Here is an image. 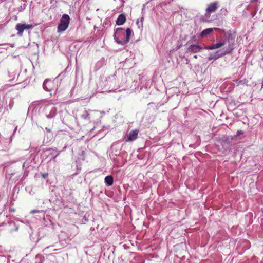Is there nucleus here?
I'll return each instance as SVG.
<instances>
[{
	"label": "nucleus",
	"instance_id": "nucleus-24",
	"mask_svg": "<svg viewBox=\"0 0 263 263\" xmlns=\"http://www.w3.org/2000/svg\"><path fill=\"white\" fill-rule=\"evenodd\" d=\"M215 44H216V47H217V48H219L221 47V44H219L218 42L215 43Z\"/></svg>",
	"mask_w": 263,
	"mask_h": 263
},
{
	"label": "nucleus",
	"instance_id": "nucleus-20",
	"mask_svg": "<svg viewBox=\"0 0 263 263\" xmlns=\"http://www.w3.org/2000/svg\"><path fill=\"white\" fill-rule=\"evenodd\" d=\"M243 133L244 132L241 130H238L236 134V136H239L240 135L243 134Z\"/></svg>",
	"mask_w": 263,
	"mask_h": 263
},
{
	"label": "nucleus",
	"instance_id": "nucleus-10",
	"mask_svg": "<svg viewBox=\"0 0 263 263\" xmlns=\"http://www.w3.org/2000/svg\"><path fill=\"white\" fill-rule=\"evenodd\" d=\"M217 5L218 3L217 2L211 3L206 9V12L212 13L215 12L218 8Z\"/></svg>",
	"mask_w": 263,
	"mask_h": 263
},
{
	"label": "nucleus",
	"instance_id": "nucleus-5",
	"mask_svg": "<svg viewBox=\"0 0 263 263\" xmlns=\"http://www.w3.org/2000/svg\"><path fill=\"white\" fill-rule=\"evenodd\" d=\"M57 110L56 107L52 104H47L44 108V114L48 119L54 118L56 115Z\"/></svg>",
	"mask_w": 263,
	"mask_h": 263
},
{
	"label": "nucleus",
	"instance_id": "nucleus-8",
	"mask_svg": "<svg viewBox=\"0 0 263 263\" xmlns=\"http://www.w3.org/2000/svg\"><path fill=\"white\" fill-rule=\"evenodd\" d=\"M203 48L202 46L196 44L191 45L187 49V53H197Z\"/></svg>",
	"mask_w": 263,
	"mask_h": 263
},
{
	"label": "nucleus",
	"instance_id": "nucleus-27",
	"mask_svg": "<svg viewBox=\"0 0 263 263\" xmlns=\"http://www.w3.org/2000/svg\"><path fill=\"white\" fill-rule=\"evenodd\" d=\"M46 130L48 132H50V129H48L47 128H46Z\"/></svg>",
	"mask_w": 263,
	"mask_h": 263
},
{
	"label": "nucleus",
	"instance_id": "nucleus-11",
	"mask_svg": "<svg viewBox=\"0 0 263 263\" xmlns=\"http://www.w3.org/2000/svg\"><path fill=\"white\" fill-rule=\"evenodd\" d=\"M126 17L123 14H120L116 20L117 25H122L126 21Z\"/></svg>",
	"mask_w": 263,
	"mask_h": 263
},
{
	"label": "nucleus",
	"instance_id": "nucleus-30",
	"mask_svg": "<svg viewBox=\"0 0 263 263\" xmlns=\"http://www.w3.org/2000/svg\"><path fill=\"white\" fill-rule=\"evenodd\" d=\"M6 0H0V1L1 2H4V1H5Z\"/></svg>",
	"mask_w": 263,
	"mask_h": 263
},
{
	"label": "nucleus",
	"instance_id": "nucleus-14",
	"mask_svg": "<svg viewBox=\"0 0 263 263\" xmlns=\"http://www.w3.org/2000/svg\"><path fill=\"white\" fill-rule=\"evenodd\" d=\"M213 29H216V28H209L203 30L200 33L201 37H203L208 35L213 31Z\"/></svg>",
	"mask_w": 263,
	"mask_h": 263
},
{
	"label": "nucleus",
	"instance_id": "nucleus-1",
	"mask_svg": "<svg viewBox=\"0 0 263 263\" xmlns=\"http://www.w3.org/2000/svg\"><path fill=\"white\" fill-rule=\"evenodd\" d=\"M134 35L130 28H127L125 30L122 28H117L114 33V38L115 42L118 44L125 45L129 42L130 37Z\"/></svg>",
	"mask_w": 263,
	"mask_h": 263
},
{
	"label": "nucleus",
	"instance_id": "nucleus-21",
	"mask_svg": "<svg viewBox=\"0 0 263 263\" xmlns=\"http://www.w3.org/2000/svg\"><path fill=\"white\" fill-rule=\"evenodd\" d=\"M143 17H142L141 18H140V25H139V28H141V27H143Z\"/></svg>",
	"mask_w": 263,
	"mask_h": 263
},
{
	"label": "nucleus",
	"instance_id": "nucleus-2",
	"mask_svg": "<svg viewBox=\"0 0 263 263\" xmlns=\"http://www.w3.org/2000/svg\"><path fill=\"white\" fill-rule=\"evenodd\" d=\"M218 42L221 44V47L226 45L223 51L226 54L230 53L235 48L234 37L231 34L226 35L223 38L220 40Z\"/></svg>",
	"mask_w": 263,
	"mask_h": 263
},
{
	"label": "nucleus",
	"instance_id": "nucleus-7",
	"mask_svg": "<svg viewBox=\"0 0 263 263\" xmlns=\"http://www.w3.org/2000/svg\"><path fill=\"white\" fill-rule=\"evenodd\" d=\"M139 131L138 129H134L129 132L124 137V140L126 142H131L135 141L138 138V135Z\"/></svg>",
	"mask_w": 263,
	"mask_h": 263
},
{
	"label": "nucleus",
	"instance_id": "nucleus-6",
	"mask_svg": "<svg viewBox=\"0 0 263 263\" xmlns=\"http://www.w3.org/2000/svg\"><path fill=\"white\" fill-rule=\"evenodd\" d=\"M33 28L32 24H26L18 23L16 25L15 29L17 31V34L20 37H22L23 35V32L25 30H29Z\"/></svg>",
	"mask_w": 263,
	"mask_h": 263
},
{
	"label": "nucleus",
	"instance_id": "nucleus-29",
	"mask_svg": "<svg viewBox=\"0 0 263 263\" xmlns=\"http://www.w3.org/2000/svg\"><path fill=\"white\" fill-rule=\"evenodd\" d=\"M9 263H15V262L13 261H12L11 262H9Z\"/></svg>",
	"mask_w": 263,
	"mask_h": 263
},
{
	"label": "nucleus",
	"instance_id": "nucleus-23",
	"mask_svg": "<svg viewBox=\"0 0 263 263\" xmlns=\"http://www.w3.org/2000/svg\"><path fill=\"white\" fill-rule=\"evenodd\" d=\"M42 176L43 177V178H44V179L46 178L48 176V174L47 173H45V174H42Z\"/></svg>",
	"mask_w": 263,
	"mask_h": 263
},
{
	"label": "nucleus",
	"instance_id": "nucleus-17",
	"mask_svg": "<svg viewBox=\"0 0 263 263\" xmlns=\"http://www.w3.org/2000/svg\"><path fill=\"white\" fill-rule=\"evenodd\" d=\"M9 259L6 256L0 255V263H8Z\"/></svg>",
	"mask_w": 263,
	"mask_h": 263
},
{
	"label": "nucleus",
	"instance_id": "nucleus-26",
	"mask_svg": "<svg viewBox=\"0 0 263 263\" xmlns=\"http://www.w3.org/2000/svg\"><path fill=\"white\" fill-rule=\"evenodd\" d=\"M258 0H251V2L252 3H253V2H257Z\"/></svg>",
	"mask_w": 263,
	"mask_h": 263
},
{
	"label": "nucleus",
	"instance_id": "nucleus-4",
	"mask_svg": "<svg viewBox=\"0 0 263 263\" xmlns=\"http://www.w3.org/2000/svg\"><path fill=\"white\" fill-rule=\"evenodd\" d=\"M70 22V17L68 14H64L60 19V22L58 26V32H62L68 28Z\"/></svg>",
	"mask_w": 263,
	"mask_h": 263
},
{
	"label": "nucleus",
	"instance_id": "nucleus-18",
	"mask_svg": "<svg viewBox=\"0 0 263 263\" xmlns=\"http://www.w3.org/2000/svg\"><path fill=\"white\" fill-rule=\"evenodd\" d=\"M205 49H208V50H213V49H217V47H216V44H213L212 45L205 46Z\"/></svg>",
	"mask_w": 263,
	"mask_h": 263
},
{
	"label": "nucleus",
	"instance_id": "nucleus-16",
	"mask_svg": "<svg viewBox=\"0 0 263 263\" xmlns=\"http://www.w3.org/2000/svg\"><path fill=\"white\" fill-rule=\"evenodd\" d=\"M44 260V257L41 255H37L35 257V263H42Z\"/></svg>",
	"mask_w": 263,
	"mask_h": 263
},
{
	"label": "nucleus",
	"instance_id": "nucleus-28",
	"mask_svg": "<svg viewBox=\"0 0 263 263\" xmlns=\"http://www.w3.org/2000/svg\"><path fill=\"white\" fill-rule=\"evenodd\" d=\"M194 58H195V59H197V55H194Z\"/></svg>",
	"mask_w": 263,
	"mask_h": 263
},
{
	"label": "nucleus",
	"instance_id": "nucleus-19",
	"mask_svg": "<svg viewBox=\"0 0 263 263\" xmlns=\"http://www.w3.org/2000/svg\"><path fill=\"white\" fill-rule=\"evenodd\" d=\"M52 246H49V247H46V248H45L44 250H43V252H44V253H48V250L49 249H50L51 248H52Z\"/></svg>",
	"mask_w": 263,
	"mask_h": 263
},
{
	"label": "nucleus",
	"instance_id": "nucleus-3",
	"mask_svg": "<svg viewBox=\"0 0 263 263\" xmlns=\"http://www.w3.org/2000/svg\"><path fill=\"white\" fill-rule=\"evenodd\" d=\"M64 74L61 73L54 80L51 81L49 80H45L43 84V88L44 90L47 91H50L52 90V85L53 83H58L59 81H61L64 77Z\"/></svg>",
	"mask_w": 263,
	"mask_h": 263
},
{
	"label": "nucleus",
	"instance_id": "nucleus-9",
	"mask_svg": "<svg viewBox=\"0 0 263 263\" xmlns=\"http://www.w3.org/2000/svg\"><path fill=\"white\" fill-rule=\"evenodd\" d=\"M226 54H227L223 52H221V53H219V51H216L214 53H211L209 57H208V60L209 61L213 60H216L218 59V58H219Z\"/></svg>",
	"mask_w": 263,
	"mask_h": 263
},
{
	"label": "nucleus",
	"instance_id": "nucleus-12",
	"mask_svg": "<svg viewBox=\"0 0 263 263\" xmlns=\"http://www.w3.org/2000/svg\"><path fill=\"white\" fill-rule=\"evenodd\" d=\"M34 156L31 155L29 159L26 160V161L23 163V168L25 169L28 168L31 165V162L33 160H34Z\"/></svg>",
	"mask_w": 263,
	"mask_h": 263
},
{
	"label": "nucleus",
	"instance_id": "nucleus-25",
	"mask_svg": "<svg viewBox=\"0 0 263 263\" xmlns=\"http://www.w3.org/2000/svg\"><path fill=\"white\" fill-rule=\"evenodd\" d=\"M137 24L138 25V26H139V25H140V21H139V19H138L137 20V22H136Z\"/></svg>",
	"mask_w": 263,
	"mask_h": 263
},
{
	"label": "nucleus",
	"instance_id": "nucleus-15",
	"mask_svg": "<svg viewBox=\"0 0 263 263\" xmlns=\"http://www.w3.org/2000/svg\"><path fill=\"white\" fill-rule=\"evenodd\" d=\"M81 118L85 119V120H90V114L88 112V111L86 110H85L82 114L81 115Z\"/></svg>",
	"mask_w": 263,
	"mask_h": 263
},
{
	"label": "nucleus",
	"instance_id": "nucleus-13",
	"mask_svg": "<svg viewBox=\"0 0 263 263\" xmlns=\"http://www.w3.org/2000/svg\"><path fill=\"white\" fill-rule=\"evenodd\" d=\"M104 181L107 186H111L114 182V179L112 176L108 175L105 177Z\"/></svg>",
	"mask_w": 263,
	"mask_h": 263
},
{
	"label": "nucleus",
	"instance_id": "nucleus-22",
	"mask_svg": "<svg viewBox=\"0 0 263 263\" xmlns=\"http://www.w3.org/2000/svg\"><path fill=\"white\" fill-rule=\"evenodd\" d=\"M40 211L39 210H31V211L30 212L32 214H34V213H38Z\"/></svg>",
	"mask_w": 263,
	"mask_h": 263
}]
</instances>
